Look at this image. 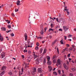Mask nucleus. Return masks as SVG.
Here are the masks:
<instances>
[{
	"instance_id": "obj_51",
	"label": "nucleus",
	"mask_w": 76,
	"mask_h": 76,
	"mask_svg": "<svg viewBox=\"0 0 76 76\" xmlns=\"http://www.w3.org/2000/svg\"><path fill=\"white\" fill-rule=\"evenodd\" d=\"M66 46L67 47H69L70 45H69V44H67L66 45Z\"/></svg>"
},
{
	"instance_id": "obj_44",
	"label": "nucleus",
	"mask_w": 76,
	"mask_h": 76,
	"mask_svg": "<svg viewBox=\"0 0 76 76\" xmlns=\"http://www.w3.org/2000/svg\"><path fill=\"white\" fill-rule=\"evenodd\" d=\"M39 38L40 39H41L42 38V37H38V39H39Z\"/></svg>"
},
{
	"instance_id": "obj_39",
	"label": "nucleus",
	"mask_w": 76,
	"mask_h": 76,
	"mask_svg": "<svg viewBox=\"0 0 76 76\" xmlns=\"http://www.w3.org/2000/svg\"><path fill=\"white\" fill-rule=\"evenodd\" d=\"M36 45H37V46H39V43H38V42H37L36 43Z\"/></svg>"
},
{
	"instance_id": "obj_3",
	"label": "nucleus",
	"mask_w": 76,
	"mask_h": 76,
	"mask_svg": "<svg viewBox=\"0 0 76 76\" xmlns=\"http://www.w3.org/2000/svg\"><path fill=\"white\" fill-rule=\"evenodd\" d=\"M33 71L31 72V74L32 75H34L35 74V72H36V70L37 69L35 68H34L33 69Z\"/></svg>"
},
{
	"instance_id": "obj_23",
	"label": "nucleus",
	"mask_w": 76,
	"mask_h": 76,
	"mask_svg": "<svg viewBox=\"0 0 76 76\" xmlns=\"http://www.w3.org/2000/svg\"><path fill=\"white\" fill-rule=\"evenodd\" d=\"M35 50H39V48L38 46H36V48H35Z\"/></svg>"
},
{
	"instance_id": "obj_2",
	"label": "nucleus",
	"mask_w": 76,
	"mask_h": 76,
	"mask_svg": "<svg viewBox=\"0 0 76 76\" xmlns=\"http://www.w3.org/2000/svg\"><path fill=\"white\" fill-rule=\"evenodd\" d=\"M61 61L60 60L58 59L57 61V64H56L57 66H58V65H60L61 64Z\"/></svg>"
},
{
	"instance_id": "obj_15",
	"label": "nucleus",
	"mask_w": 76,
	"mask_h": 76,
	"mask_svg": "<svg viewBox=\"0 0 76 76\" xmlns=\"http://www.w3.org/2000/svg\"><path fill=\"white\" fill-rule=\"evenodd\" d=\"M48 64L49 65H51V62L50 61H48L47 62Z\"/></svg>"
},
{
	"instance_id": "obj_30",
	"label": "nucleus",
	"mask_w": 76,
	"mask_h": 76,
	"mask_svg": "<svg viewBox=\"0 0 76 76\" xmlns=\"http://www.w3.org/2000/svg\"><path fill=\"white\" fill-rule=\"evenodd\" d=\"M6 22H7V23H10V21L8 20H7Z\"/></svg>"
},
{
	"instance_id": "obj_16",
	"label": "nucleus",
	"mask_w": 76,
	"mask_h": 76,
	"mask_svg": "<svg viewBox=\"0 0 76 76\" xmlns=\"http://www.w3.org/2000/svg\"><path fill=\"white\" fill-rule=\"evenodd\" d=\"M43 34H44V30H42L41 32H40V34L42 35H43Z\"/></svg>"
},
{
	"instance_id": "obj_22",
	"label": "nucleus",
	"mask_w": 76,
	"mask_h": 76,
	"mask_svg": "<svg viewBox=\"0 0 76 76\" xmlns=\"http://www.w3.org/2000/svg\"><path fill=\"white\" fill-rule=\"evenodd\" d=\"M42 51H43V48H41L40 50V53H42Z\"/></svg>"
},
{
	"instance_id": "obj_28",
	"label": "nucleus",
	"mask_w": 76,
	"mask_h": 76,
	"mask_svg": "<svg viewBox=\"0 0 76 76\" xmlns=\"http://www.w3.org/2000/svg\"><path fill=\"white\" fill-rule=\"evenodd\" d=\"M69 76H74L73 75V74L72 73H70L69 74Z\"/></svg>"
},
{
	"instance_id": "obj_21",
	"label": "nucleus",
	"mask_w": 76,
	"mask_h": 76,
	"mask_svg": "<svg viewBox=\"0 0 76 76\" xmlns=\"http://www.w3.org/2000/svg\"><path fill=\"white\" fill-rule=\"evenodd\" d=\"M1 29L2 31H5L6 29L5 27H2Z\"/></svg>"
},
{
	"instance_id": "obj_59",
	"label": "nucleus",
	"mask_w": 76,
	"mask_h": 76,
	"mask_svg": "<svg viewBox=\"0 0 76 76\" xmlns=\"http://www.w3.org/2000/svg\"><path fill=\"white\" fill-rule=\"evenodd\" d=\"M70 54H69L68 55V57H70Z\"/></svg>"
},
{
	"instance_id": "obj_60",
	"label": "nucleus",
	"mask_w": 76,
	"mask_h": 76,
	"mask_svg": "<svg viewBox=\"0 0 76 76\" xmlns=\"http://www.w3.org/2000/svg\"><path fill=\"white\" fill-rule=\"evenodd\" d=\"M9 75H12V73L11 72H10L9 73Z\"/></svg>"
},
{
	"instance_id": "obj_36",
	"label": "nucleus",
	"mask_w": 76,
	"mask_h": 76,
	"mask_svg": "<svg viewBox=\"0 0 76 76\" xmlns=\"http://www.w3.org/2000/svg\"><path fill=\"white\" fill-rule=\"evenodd\" d=\"M64 50L65 51L66 50V51H68V49H67V48H65V49H64Z\"/></svg>"
},
{
	"instance_id": "obj_55",
	"label": "nucleus",
	"mask_w": 76,
	"mask_h": 76,
	"mask_svg": "<svg viewBox=\"0 0 76 76\" xmlns=\"http://www.w3.org/2000/svg\"><path fill=\"white\" fill-rule=\"evenodd\" d=\"M28 54H31V51H30V50L28 51Z\"/></svg>"
},
{
	"instance_id": "obj_56",
	"label": "nucleus",
	"mask_w": 76,
	"mask_h": 76,
	"mask_svg": "<svg viewBox=\"0 0 76 76\" xmlns=\"http://www.w3.org/2000/svg\"><path fill=\"white\" fill-rule=\"evenodd\" d=\"M68 59L69 61V62H70V60H72V59H71V58H69Z\"/></svg>"
},
{
	"instance_id": "obj_46",
	"label": "nucleus",
	"mask_w": 76,
	"mask_h": 76,
	"mask_svg": "<svg viewBox=\"0 0 76 76\" xmlns=\"http://www.w3.org/2000/svg\"><path fill=\"white\" fill-rule=\"evenodd\" d=\"M53 63H56V60L54 59L53 60Z\"/></svg>"
},
{
	"instance_id": "obj_35",
	"label": "nucleus",
	"mask_w": 76,
	"mask_h": 76,
	"mask_svg": "<svg viewBox=\"0 0 76 76\" xmlns=\"http://www.w3.org/2000/svg\"><path fill=\"white\" fill-rule=\"evenodd\" d=\"M53 73V74H55V75H57V74L56 72H54Z\"/></svg>"
},
{
	"instance_id": "obj_7",
	"label": "nucleus",
	"mask_w": 76,
	"mask_h": 76,
	"mask_svg": "<svg viewBox=\"0 0 76 76\" xmlns=\"http://www.w3.org/2000/svg\"><path fill=\"white\" fill-rule=\"evenodd\" d=\"M48 67L49 68V72H51V70H52V69H53V67L50 66H48Z\"/></svg>"
},
{
	"instance_id": "obj_10",
	"label": "nucleus",
	"mask_w": 76,
	"mask_h": 76,
	"mask_svg": "<svg viewBox=\"0 0 76 76\" xmlns=\"http://www.w3.org/2000/svg\"><path fill=\"white\" fill-rule=\"evenodd\" d=\"M47 52V49H46L45 48L44 49V52L43 53V54H45Z\"/></svg>"
},
{
	"instance_id": "obj_8",
	"label": "nucleus",
	"mask_w": 76,
	"mask_h": 76,
	"mask_svg": "<svg viewBox=\"0 0 76 76\" xmlns=\"http://www.w3.org/2000/svg\"><path fill=\"white\" fill-rule=\"evenodd\" d=\"M38 72H39L40 73H41L42 72V70L41 69V68H38Z\"/></svg>"
},
{
	"instance_id": "obj_54",
	"label": "nucleus",
	"mask_w": 76,
	"mask_h": 76,
	"mask_svg": "<svg viewBox=\"0 0 76 76\" xmlns=\"http://www.w3.org/2000/svg\"><path fill=\"white\" fill-rule=\"evenodd\" d=\"M21 57H22L23 58H24V55H22Z\"/></svg>"
},
{
	"instance_id": "obj_24",
	"label": "nucleus",
	"mask_w": 76,
	"mask_h": 76,
	"mask_svg": "<svg viewBox=\"0 0 76 76\" xmlns=\"http://www.w3.org/2000/svg\"><path fill=\"white\" fill-rule=\"evenodd\" d=\"M46 63V61L45 59H44V60L43 61V64H45Z\"/></svg>"
},
{
	"instance_id": "obj_6",
	"label": "nucleus",
	"mask_w": 76,
	"mask_h": 76,
	"mask_svg": "<svg viewBox=\"0 0 76 76\" xmlns=\"http://www.w3.org/2000/svg\"><path fill=\"white\" fill-rule=\"evenodd\" d=\"M64 67H65V68L66 69V70H68L69 68L68 66H66L65 64H64Z\"/></svg>"
},
{
	"instance_id": "obj_53",
	"label": "nucleus",
	"mask_w": 76,
	"mask_h": 76,
	"mask_svg": "<svg viewBox=\"0 0 76 76\" xmlns=\"http://www.w3.org/2000/svg\"><path fill=\"white\" fill-rule=\"evenodd\" d=\"M59 31H62V30L61 28L59 29Z\"/></svg>"
},
{
	"instance_id": "obj_43",
	"label": "nucleus",
	"mask_w": 76,
	"mask_h": 76,
	"mask_svg": "<svg viewBox=\"0 0 76 76\" xmlns=\"http://www.w3.org/2000/svg\"><path fill=\"white\" fill-rule=\"evenodd\" d=\"M57 50L58 53H59V50H58V48L57 49Z\"/></svg>"
},
{
	"instance_id": "obj_11",
	"label": "nucleus",
	"mask_w": 76,
	"mask_h": 76,
	"mask_svg": "<svg viewBox=\"0 0 76 76\" xmlns=\"http://www.w3.org/2000/svg\"><path fill=\"white\" fill-rule=\"evenodd\" d=\"M64 10H66L67 12V13L68 14V15H69V10H68L66 9V8L64 9Z\"/></svg>"
},
{
	"instance_id": "obj_31",
	"label": "nucleus",
	"mask_w": 76,
	"mask_h": 76,
	"mask_svg": "<svg viewBox=\"0 0 76 76\" xmlns=\"http://www.w3.org/2000/svg\"><path fill=\"white\" fill-rule=\"evenodd\" d=\"M54 24H51V25H50V26H51V27L52 28H53V27H54Z\"/></svg>"
},
{
	"instance_id": "obj_20",
	"label": "nucleus",
	"mask_w": 76,
	"mask_h": 76,
	"mask_svg": "<svg viewBox=\"0 0 76 76\" xmlns=\"http://www.w3.org/2000/svg\"><path fill=\"white\" fill-rule=\"evenodd\" d=\"M40 27V28L42 29V30H43V24H41Z\"/></svg>"
},
{
	"instance_id": "obj_37",
	"label": "nucleus",
	"mask_w": 76,
	"mask_h": 76,
	"mask_svg": "<svg viewBox=\"0 0 76 76\" xmlns=\"http://www.w3.org/2000/svg\"><path fill=\"white\" fill-rule=\"evenodd\" d=\"M18 10H19L17 9H15V12H18Z\"/></svg>"
},
{
	"instance_id": "obj_41",
	"label": "nucleus",
	"mask_w": 76,
	"mask_h": 76,
	"mask_svg": "<svg viewBox=\"0 0 76 76\" xmlns=\"http://www.w3.org/2000/svg\"><path fill=\"white\" fill-rule=\"evenodd\" d=\"M11 35L12 37H14V34L13 33H12L11 34Z\"/></svg>"
},
{
	"instance_id": "obj_17",
	"label": "nucleus",
	"mask_w": 76,
	"mask_h": 76,
	"mask_svg": "<svg viewBox=\"0 0 76 76\" xmlns=\"http://www.w3.org/2000/svg\"><path fill=\"white\" fill-rule=\"evenodd\" d=\"M6 67L5 66H4L2 68L1 70H5V69H6Z\"/></svg>"
},
{
	"instance_id": "obj_4",
	"label": "nucleus",
	"mask_w": 76,
	"mask_h": 76,
	"mask_svg": "<svg viewBox=\"0 0 76 76\" xmlns=\"http://www.w3.org/2000/svg\"><path fill=\"white\" fill-rule=\"evenodd\" d=\"M5 56V53L4 52H2L1 54L0 57L2 58H3Z\"/></svg>"
},
{
	"instance_id": "obj_9",
	"label": "nucleus",
	"mask_w": 76,
	"mask_h": 76,
	"mask_svg": "<svg viewBox=\"0 0 76 76\" xmlns=\"http://www.w3.org/2000/svg\"><path fill=\"white\" fill-rule=\"evenodd\" d=\"M24 37L25 41H27V36L26 35V33H25L24 34Z\"/></svg>"
},
{
	"instance_id": "obj_40",
	"label": "nucleus",
	"mask_w": 76,
	"mask_h": 76,
	"mask_svg": "<svg viewBox=\"0 0 76 76\" xmlns=\"http://www.w3.org/2000/svg\"><path fill=\"white\" fill-rule=\"evenodd\" d=\"M47 29V27H45V32H46V30Z\"/></svg>"
},
{
	"instance_id": "obj_57",
	"label": "nucleus",
	"mask_w": 76,
	"mask_h": 76,
	"mask_svg": "<svg viewBox=\"0 0 76 76\" xmlns=\"http://www.w3.org/2000/svg\"><path fill=\"white\" fill-rule=\"evenodd\" d=\"M21 72H23V68L21 69Z\"/></svg>"
},
{
	"instance_id": "obj_63",
	"label": "nucleus",
	"mask_w": 76,
	"mask_h": 76,
	"mask_svg": "<svg viewBox=\"0 0 76 76\" xmlns=\"http://www.w3.org/2000/svg\"><path fill=\"white\" fill-rule=\"evenodd\" d=\"M3 6H4V5H3V4H2L1 5V8H2V7H3Z\"/></svg>"
},
{
	"instance_id": "obj_38",
	"label": "nucleus",
	"mask_w": 76,
	"mask_h": 76,
	"mask_svg": "<svg viewBox=\"0 0 76 76\" xmlns=\"http://www.w3.org/2000/svg\"><path fill=\"white\" fill-rule=\"evenodd\" d=\"M58 72L59 74V75H60L61 74V71L60 70H58Z\"/></svg>"
},
{
	"instance_id": "obj_58",
	"label": "nucleus",
	"mask_w": 76,
	"mask_h": 76,
	"mask_svg": "<svg viewBox=\"0 0 76 76\" xmlns=\"http://www.w3.org/2000/svg\"><path fill=\"white\" fill-rule=\"evenodd\" d=\"M49 38L50 39H51V38H52V36H49Z\"/></svg>"
},
{
	"instance_id": "obj_47",
	"label": "nucleus",
	"mask_w": 76,
	"mask_h": 76,
	"mask_svg": "<svg viewBox=\"0 0 76 76\" xmlns=\"http://www.w3.org/2000/svg\"><path fill=\"white\" fill-rule=\"evenodd\" d=\"M12 15L13 17H14V16H15V14H13V13H12Z\"/></svg>"
},
{
	"instance_id": "obj_13",
	"label": "nucleus",
	"mask_w": 76,
	"mask_h": 76,
	"mask_svg": "<svg viewBox=\"0 0 76 76\" xmlns=\"http://www.w3.org/2000/svg\"><path fill=\"white\" fill-rule=\"evenodd\" d=\"M20 1L18 0L17 1V5L18 6H19V5H20Z\"/></svg>"
},
{
	"instance_id": "obj_34",
	"label": "nucleus",
	"mask_w": 76,
	"mask_h": 76,
	"mask_svg": "<svg viewBox=\"0 0 76 76\" xmlns=\"http://www.w3.org/2000/svg\"><path fill=\"white\" fill-rule=\"evenodd\" d=\"M32 56H30L28 57V59H32Z\"/></svg>"
},
{
	"instance_id": "obj_27",
	"label": "nucleus",
	"mask_w": 76,
	"mask_h": 76,
	"mask_svg": "<svg viewBox=\"0 0 76 76\" xmlns=\"http://www.w3.org/2000/svg\"><path fill=\"white\" fill-rule=\"evenodd\" d=\"M4 71L1 73V75L2 76L3 75H4Z\"/></svg>"
},
{
	"instance_id": "obj_12",
	"label": "nucleus",
	"mask_w": 76,
	"mask_h": 76,
	"mask_svg": "<svg viewBox=\"0 0 76 76\" xmlns=\"http://www.w3.org/2000/svg\"><path fill=\"white\" fill-rule=\"evenodd\" d=\"M36 63L38 64L39 63V61H38V59L37 58L36 60L35 61Z\"/></svg>"
},
{
	"instance_id": "obj_50",
	"label": "nucleus",
	"mask_w": 76,
	"mask_h": 76,
	"mask_svg": "<svg viewBox=\"0 0 76 76\" xmlns=\"http://www.w3.org/2000/svg\"><path fill=\"white\" fill-rule=\"evenodd\" d=\"M24 53H26L27 52V50H24Z\"/></svg>"
},
{
	"instance_id": "obj_49",
	"label": "nucleus",
	"mask_w": 76,
	"mask_h": 76,
	"mask_svg": "<svg viewBox=\"0 0 76 76\" xmlns=\"http://www.w3.org/2000/svg\"><path fill=\"white\" fill-rule=\"evenodd\" d=\"M64 39H65L66 40V38H67V37H66V36H64Z\"/></svg>"
},
{
	"instance_id": "obj_1",
	"label": "nucleus",
	"mask_w": 76,
	"mask_h": 76,
	"mask_svg": "<svg viewBox=\"0 0 76 76\" xmlns=\"http://www.w3.org/2000/svg\"><path fill=\"white\" fill-rule=\"evenodd\" d=\"M63 28L64 30V31L65 32L67 31L68 29H69V28L67 27L66 26H63Z\"/></svg>"
},
{
	"instance_id": "obj_61",
	"label": "nucleus",
	"mask_w": 76,
	"mask_h": 76,
	"mask_svg": "<svg viewBox=\"0 0 76 76\" xmlns=\"http://www.w3.org/2000/svg\"><path fill=\"white\" fill-rule=\"evenodd\" d=\"M50 19H53V20H54V19H53V18H51L50 17Z\"/></svg>"
},
{
	"instance_id": "obj_18",
	"label": "nucleus",
	"mask_w": 76,
	"mask_h": 76,
	"mask_svg": "<svg viewBox=\"0 0 76 76\" xmlns=\"http://www.w3.org/2000/svg\"><path fill=\"white\" fill-rule=\"evenodd\" d=\"M71 70L72 71H73V72H75L76 71V69L75 68H72Z\"/></svg>"
},
{
	"instance_id": "obj_5",
	"label": "nucleus",
	"mask_w": 76,
	"mask_h": 76,
	"mask_svg": "<svg viewBox=\"0 0 76 76\" xmlns=\"http://www.w3.org/2000/svg\"><path fill=\"white\" fill-rule=\"evenodd\" d=\"M4 40V38L1 35L0 36V42H1Z\"/></svg>"
},
{
	"instance_id": "obj_26",
	"label": "nucleus",
	"mask_w": 76,
	"mask_h": 76,
	"mask_svg": "<svg viewBox=\"0 0 76 76\" xmlns=\"http://www.w3.org/2000/svg\"><path fill=\"white\" fill-rule=\"evenodd\" d=\"M29 64H25V67H28V65H29Z\"/></svg>"
},
{
	"instance_id": "obj_14",
	"label": "nucleus",
	"mask_w": 76,
	"mask_h": 76,
	"mask_svg": "<svg viewBox=\"0 0 76 76\" xmlns=\"http://www.w3.org/2000/svg\"><path fill=\"white\" fill-rule=\"evenodd\" d=\"M33 55L34 56V59L37 57V56L35 55V53L34 52L33 53Z\"/></svg>"
},
{
	"instance_id": "obj_52",
	"label": "nucleus",
	"mask_w": 76,
	"mask_h": 76,
	"mask_svg": "<svg viewBox=\"0 0 76 76\" xmlns=\"http://www.w3.org/2000/svg\"><path fill=\"white\" fill-rule=\"evenodd\" d=\"M10 31H11V30H10L8 31H7V33H9V32H10Z\"/></svg>"
},
{
	"instance_id": "obj_19",
	"label": "nucleus",
	"mask_w": 76,
	"mask_h": 76,
	"mask_svg": "<svg viewBox=\"0 0 76 76\" xmlns=\"http://www.w3.org/2000/svg\"><path fill=\"white\" fill-rule=\"evenodd\" d=\"M47 58L48 61H50V56H47Z\"/></svg>"
},
{
	"instance_id": "obj_33",
	"label": "nucleus",
	"mask_w": 76,
	"mask_h": 76,
	"mask_svg": "<svg viewBox=\"0 0 76 76\" xmlns=\"http://www.w3.org/2000/svg\"><path fill=\"white\" fill-rule=\"evenodd\" d=\"M50 31H53V30L52 28H49L48 31L49 32H50Z\"/></svg>"
},
{
	"instance_id": "obj_32",
	"label": "nucleus",
	"mask_w": 76,
	"mask_h": 76,
	"mask_svg": "<svg viewBox=\"0 0 76 76\" xmlns=\"http://www.w3.org/2000/svg\"><path fill=\"white\" fill-rule=\"evenodd\" d=\"M7 27L8 28L10 29V28H11V25H8L7 26Z\"/></svg>"
},
{
	"instance_id": "obj_45",
	"label": "nucleus",
	"mask_w": 76,
	"mask_h": 76,
	"mask_svg": "<svg viewBox=\"0 0 76 76\" xmlns=\"http://www.w3.org/2000/svg\"><path fill=\"white\" fill-rule=\"evenodd\" d=\"M56 20L57 22H58V18H57L56 19Z\"/></svg>"
},
{
	"instance_id": "obj_48",
	"label": "nucleus",
	"mask_w": 76,
	"mask_h": 76,
	"mask_svg": "<svg viewBox=\"0 0 76 76\" xmlns=\"http://www.w3.org/2000/svg\"><path fill=\"white\" fill-rule=\"evenodd\" d=\"M55 43H56V41H55L54 42H53L52 43V45H54V44H55Z\"/></svg>"
},
{
	"instance_id": "obj_62",
	"label": "nucleus",
	"mask_w": 76,
	"mask_h": 76,
	"mask_svg": "<svg viewBox=\"0 0 76 76\" xmlns=\"http://www.w3.org/2000/svg\"><path fill=\"white\" fill-rule=\"evenodd\" d=\"M72 47L73 48H75V46H74V45H72Z\"/></svg>"
},
{
	"instance_id": "obj_64",
	"label": "nucleus",
	"mask_w": 76,
	"mask_h": 76,
	"mask_svg": "<svg viewBox=\"0 0 76 76\" xmlns=\"http://www.w3.org/2000/svg\"><path fill=\"white\" fill-rule=\"evenodd\" d=\"M62 76H66L65 75H62Z\"/></svg>"
},
{
	"instance_id": "obj_42",
	"label": "nucleus",
	"mask_w": 76,
	"mask_h": 76,
	"mask_svg": "<svg viewBox=\"0 0 76 76\" xmlns=\"http://www.w3.org/2000/svg\"><path fill=\"white\" fill-rule=\"evenodd\" d=\"M60 42L61 44H63V41L62 40H61L60 41Z\"/></svg>"
},
{
	"instance_id": "obj_25",
	"label": "nucleus",
	"mask_w": 76,
	"mask_h": 76,
	"mask_svg": "<svg viewBox=\"0 0 76 76\" xmlns=\"http://www.w3.org/2000/svg\"><path fill=\"white\" fill-rule=\"evenodd\" d=\"M31 61V59H28L26 60V61L27 62H29Z\"/></svg>"
},
{
	"instance_id": "obj_29",
	"label": "nucleus",
	"mask_w": 76,
	"mask_h": 76,
	"mask_svg": "<svg viewBox=\"0 0 76 76\" xmlns=\"http://www.w3.org/2000/svg\"><path fill=\"white\" fill-rule=\"evenodd\" d=\"M73 50V48H69V51H72Z\"/></svg>"
}]
</instances>
